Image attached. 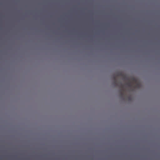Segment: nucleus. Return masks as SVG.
Listing matches in <instances>:
<instances>
[{"label": "nucleus", "mask_w": 160, "mask_h": 160, "mask_svg": "<svg viewBox=\"0 0 160 160\" xmlns=\"http://www.w3.org/2000/svg\"><path fill=\"white\" fill-rule=\"evenodd\" d=\"M121 75V74H118L117 75V76H119V75Z\"/></svg>", "instance_id": "20e7f679"}, {"label": "nucleus", "mask_w": 160, "mask_h": 160, "mask_svg": "<svg viewBox=\"0 0 160 160\" xmlns=\"http://www.w3.org/2000/svg\"><path fill=\"white\" fill-rule=\"evenodd\" d=\"M126 85L128 87H129V88H131L132 86V84L131 82H126Z\"/></svg>", "instance_id": "7ed1b4c3"}, {"label": "nucleus", "mask_w": 160, "mask_h": 160, "mask_svg": "<svg viewBox=\"0 0 160 160\" xmlns=\"http://www.w3.org/2000/svg\"><path fill=\"white\" fill-rule=\"evenodd\" d=\"M133 82L136 83L135 87L139 88L140 87V84L139 83H137L136 80L134 78L132 79Z\"/></svg>", "instance_id": "f03ea898"}, {"label": "nucleus", "mask_w": 160, "mask_h": 160, "mask_svg": "<svg viewBox=\"0 0 160 160\" xmlns=\"http://www.w3.org/2000/svg\"><path fill=\"white\" fill-rule=\"evenodd\" d=\"M113 84L115 86H118L121 88L119 90L120 95L121 97L124 99L125 90L124 88L123 84L121 82H118L116 79V76H113Z\"/></svg>", "instance_id": "f257e3e1"}, {"label": "nucleus", "mask_w": 160, "mask_h": 160, "mask_svg": "<svg viewBox=\"0 0 160 160\" xmlns=\"http://www.w3.org/2000/svg\"><path fill=\"white\" fill-rule=\"evenodd\" d=\"M130 97H129V98H128V99H129V100H130Z\"/></svg>", "instance_id": "39448f33"}]
</instances>
